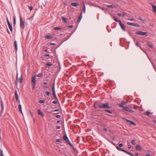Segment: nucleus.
I'll return each instance as SVG.
<instances>
[{
	"label": "nucleus",
	"mask_w": 156,
	"mask_h": 156,
	"mask_svg": "<svg viewBox=\"0 0 156 156\" xmlns=\"http://www.w3.org/2000/svg\"><path fill=\"white\" fill-rule=\"evenodd\" d=\"M59 110L58 109H56L53 111L55 112H58Z\"/></svg>",
	"instance_id": "8fccbe9b"
},
{
	"label": "nucleus",
	"mask_w": 156,
	"mask_h": 156,
	"mask_svg": "<svg viewBox=\"0 0 156 156\" xmlns=\"http://www.w3.org/2000/svg\"><path fill=\"white\" fill-rule=\"evenodd\" d=\"M152 113L150 112H149L148 111H147L146 113V114L147 115H149L150 114H151Z\"/></svg>",
	"instance_id": "473e14b6"
},
{
	"label": "nucleus",
	"mask_w": 156,
	"mask_h": 156,
	"mask_svg": "<svg viewBox=\"0 0 156 156\" xmlns=\"http://www.w3.org/2000/svg\"><path fill=\"white\" fill-rule=\"evenodd\" d=\"M132 144L134 145L136 144V142L135 140H133L131 142Z\"/></svg>",
	"instance_id": "2f4dec72"
},
{
	"label": "nucleus",
	"mask_w": 156,
	"mask_h": 156,
	"mask_svg": "<svg viewBox=\"0 0 156 156\" xmlns=\"http://www.w3.org/2000/svg\"><path fill=\"white\" fill-rule=\"evenodd\" d=\"M53 94L54 97L56 99H57V97H56V95L55 94V91H53Z\"/></svg>",
	"instance_id": "cd10ccee"
},
{
	"label": "nucleus",
	"mask_w": 156,
	"mask_h": 156,
	"mask_svg": "<svg viewBox=\"0 0 156 156\" xmlns=\"http://www.w3.org/2000/svg\"><path fill=\"white\" fill-rule=\"evenodd\" d=\"M103 130L104 131H107V129L105 128H103Z\"/></svg>",
	"instance_id": "864d4df0"
},
{
	"label": "nucleus",
	"mask_w": 156,
	"mask_h": 156,
	"mask_svg": "<svg viewBox=\"0 0 156 156\" xmlns=\"http://www.w3.org/2000/svg\"><path fill=\"white\" fill-rule=\"evenodd\" d=\"M105 111L111 114L112 113V112L111 111H110L109 110H105Z\"/></svg>",
	"instance_id": "4c0bfd02"
},
{
	"label": "nucleus",
	"mask_w": 156,
	"mask_h": 156,
	"mask_svg": "<svg viewBox=\"0 0 156 156\" xmlns=\"http://www.w3.org/2000/svg\"><path fill=\"white\" fill-rule=\"evenodd\" d=\"M146 156H150V154L149 151H147L146 154Z\"/></svg>",
	"instance_id": "ea45409f"
},
{
	"label": "nucleus",
	"mask_w": 156,
	"mask_h": 156,
	"mask_svg": "<svg viewBox=\"0 0 156 156\" xmlns=\"http://www.w3.org/2000/svg\"><path fill=\"white\" fill-rule=\"evenodd\" d=\"M55 30H60L61 29V28L59 27H54L53 28Z\"/></svg>",
	"instance_id": "a878e982"
},
{
	"label": "nucleus",
	"mask_w": 156,
	"mask_h": 156,
	"mask_svg": "<svg viewBox=\"0 0 156 156\" xmlns=\"http://www.w3.org/2000/svg\"><path fill=\"white\" fill-rule=\"evenodd\" d=\"M136 45L137 46V47H139V45H138V43H137V42L136 43Z\"/></svg>",
	"instance_id": "bf43d9fd"
},
{
	"label": "nucleus",
	"mask_w": 156,
	"mask_h": 156,
	"mask_svg": "<svg viewBox=\"0 0 156 156\" xmlns=\"http://www.w3.org/2000/svg\"><path fill=\"white\" fill-rule=\"evenodd\" d=\"M51 45H55V44H54V43H51Z\"/></svg>",
	"instance_id": "69168bd1"
},
{
	"label": "nucleus",
	"mask_w": 156,
	"mask_h": 156,
	"mask_svg": "<svg viewBox=\"0 0 156 156\" xmlns=\"http://www.w3.org/2000/svg\"><path fill=\"white\" fill-rule=\"evenodd\" d=\"M116 148L119 151H123V149L119 148L118 146H117L116 147Z\"/></svg>",
	"instance_id": "c85d7f7f"
},
{
	"label": "nucleus",
	"mask_w": 156,
	"mask_h": 156,
	"mask_svg": "<svg viewBox=\"0 0 156 156\" xmlns=\"http://www.w3.org/2000/svg\"><path fill=\"white\" fill-rule=\"evenodd\" d=\"M45 56H49V55H48V54H45Z\"/></svg>",
	"instance_id": "680f3d73"
},
{
	"label": "nucleus",
	"mask_w": 156,
	"mask_h": 156,
	"mask_svg": "<svg viewBox=\"0 0 156 156\" xmlns=\"http://www.w3.org/2000/svg\"><path fill=\"white\" fill-rule=\"evenodd\" d=\"M127 24L129 25L132 26H136L137 24L135 23L128 22Z\"/></svg>",
	"instance_id": "ddd939ff"
},
{
	"label": "nucleus",
	"mask_w": 156,
	"mask_h": 156,
	"mask_svg": "<svg viewBox=\"0 0 156 156\" xmlns=\"http://www.w3.org/2000/svg\"><path fill=\"white\" fill-rule=\"evenodd\" d=\"M62 20H63L64 22H66V23L67 22V21H66V19L65 18H64V17H62Z\"/></svg>",
	"instance_id": "72a5a7b5"
},
{
	"label": "nucleus",
	"mask_w": 156,
	"mask_h": 156,
	"mask_svg": "<svg viewBox=\"0 0 156 156\" xmlns=\"http://www.w3.org/2000/svg\"><path fill=\"white\" fill-rule=\"evenodd\" d=\"M52 103L53 104H56L57 103V102L56 101H54L52 102Z\"/></svg>",
	"instance_id": "603ef678"
},
{
	"label": "nucleus",
	"mask_w": 156,
	"mask_h": 156,
	"mask_svg": "<svg viewBox=\"0 0 156 156\" xmlns=\"http://www.w3.org/2000/svg\"><path fill=\"white\" fill-rule=\"evenodd\" d=\"M22 76H21L20 77V79L19 80V81L18 80V74H17V76H16L17 80L18 81H19V82L20 83H21L22 82Z\"/></svg>",
	"instance_id": "6ab92c4d"
},
{
	"label": "nucleus",
	"mask_w": 156,
	"mask_h": 156,
	"mask_svg": "<svg viewBox=\"0 0 156 156\" xmlns=\"http://www.w3.org/2000/svg\"><path fill=\"white\" fill-rule=\"evenodd\" d=\"M136 33L137 34L141 35H145L147 34V32H144L140 31H138Z\"/></svg>",
	"instance_id": "39448f33"
},
{
	"label": "nucleus",
	"mask_w": 156,
	"mask_h": 156,
	"mask_svg": "<svg viewBox=\"0 0 156 156\" xmlns=\"http://www.w3.org/2000/svg\"><path fill=\"white\" fill-rule=\"evenodd\" d=\"M119 147H122L123 146V144H122L121 143V144H120L119 145Z\"/></svg>",
	"instance_id": "de8ad7c7"
},
{
	"label": "nucleus",
	"mask_w": 156,
	"mask_h": 156,
	"mask_svg": "<svg viewBox=\"0 0 156 156\" xmlns=\"http://www.w3.org/2000/svg\"><path fill=\"white\" fill-rule=\"evenodd\" d=\"M60 122V120H58V121H57V122H58V123H59Z\"/></svg>",
	"instance_id": "338daca9"
},
{
	"label": "nucleus",
	"mask_w": 156,
	"mask_h": 156,
	"mask_svg": "<svg viewBox=\"0 0 156 156\" xmlns=\"http://www.w3.org/2000/svg\"><path fill=\"white\" fill-rule=\"evenodd\" d=\"M109 8H111L112 9H113V8H115V7L114 5H106Z\"/></svg>",
	"instance_id": "b1692460"
},
{
	"label": "nucleus",
	"mask_w": 156,
	"mask_h": 156,
	"mask_svg": "<svg viewBox=\"0 0 156 156\" xmlns=\"http://www.w3.org/2000/svg\"><path fill=\"white\" fill-rule=\"evenodd\" d=\"M29 9L30 10H31L33 9V7L32 6H30L29 7Z\"/></svg>",
	"instance_id": "09e8293b"
},
{
	"label": "nucleus",
	"mask_w": 156,
	"mask_h": 156,
	"mask_svg": "<svg viewBox=\"0 0 156 156\" xmlns=\"http://www.w3.org/2000/svg\"><path fill=\"white\" fill-rule=\"evenodd\" d=\"M85 11H86V7L85 6L84 4L83 5V12L84 13L85 12Z\"/></svg>",
	"instance_id": "c756f323"
},
{
	"label": "nucleus",
	"mask_w": 156,
	"mask_h": 156,
	"mask_svg": "<svg viewBox=\"0 0 156 156\" xmlns=\"http://www.w3.org/2000/svg\"><path fill=\"white\" fill-rule=\"evenodd\" d=\"M36 82V77L35 76H34L32 77V88L33 89L35 87Z\"/></svg>",
	"instance_id": "7ed1b4c3"
},
{
	"label": "nucleus",
	"mask_w": 156,
	"mask_h": 156,
	"mask_svg": "<svg viewBox=\"0 0 156 156\" xmlns=\"http://www.w3.org/2000/svg\"><path fill=\"white\" fill-rule=\"evenodd\" d=\"M52 35H46L45 37V38L46 39H50L52 38Z\"/></svg>",
	"instance_id": "f3484780"
},
{
	"label": "nucleus",
	"mask_w": 156,
	"mask_h": 156,
	"mask_svg": "<svg viewBox=\"0 0 156 156\" xmlns=\"http://www.w3.org/2000/svg\"><path fill=\"white\" fill-rule=\"evenodd\" d=\"M60 128V127L58 126H56V129H59Z\"/></svg>",
	"instance_id": "052dcab7"
},
{
	"label": "nucleus",
	"mask_w": 156,
	"mask_h": 156,
	"mask_svg": "<svg viewBox=\"0 0 156 156\" xmlns=\"http://www.w3.org/2000/svg\"><path fill=\"white\" fill-rule=\"evenodd\" d=\"M46 65L47 66H50L52 65V64L51 63H48L46 64Z\"/></svg>",
	"instance_id": "58836bf2"
},
{
	"label": "nucleus",
	"mask_w": 156,
	"mask_h": 156,
	"mask_svg": "<svg viewBox=\"0 0 156 156\" xmlns=\"http://www.w3.org/2000/svg\"><path fill=\"white\" fill-rule=\"evenodd\" d=\"M124 119H125L126 122H127V123H130V124L131 125H132L134 126H135L136 125V123H134L133 122V121H130V120H128L127 119H126L125 118H124Z\"/></svg>",
	"instance_id": "6e6552de"
},
{
	"label": "nucleus",
	"mask_w": 156,
	"mask_h": 156,
	"mask_svg": "<svg viewBox=\"0 0 156 156\" xmlns=\"http://www.w3.org/2000/svg\"><path fill=\"white\" fill-rule=\"evenodd\" d=\"M136 150L137 151H140L141 150L142 148L139 145H137L136 147Z\"/></svg>",
	"instance_id": "4468645a"
},
{
	"label": "nucleus",
	"mask_w": 156,
	"mask_h": 156,
	"mask_svg": "<svg viewBox=\"0 0 156 156\" xmlns=\"http://www.w3.org/2000/svg\"><path fill=\"white\" fill-rule=\"evenodd\" d=\"M82 17V13L81 12L80 14V15L79 17L78 18V23H79L80 22Z\"/></svg>",
	"instance_id": "f8f14e48"
},
{
	"label": "nucleus",
	"mask_w": 156,
	"mask_h": 156,
	"mask_svg": "<svg viewBox=\"0 0 156 156\" xmlns=\"http://www.w3.org/2000/svg\"><path fill=\"white\" fill-rule=\"evenodd\" d=\"M61 141V140L60 139H57L56 140V141L57 142H60Z\"/></svg>",
	"instance_id": "79ce46f5"
},
{
	"label": "nucleus",
	"mask_w": 156,
	"mask_h": 156,
	"mask_svg": "<svg viewBox=\"0 0 156 156\" xmlns=\"http://www.w3.org/2000/svg\"><path fill=\"white\" fill-rule=\"evenodd\" d=\"M13 23H14V25H15L16 23V19L15 18V17L14 16V18H13Z\"/></svg>",
	"instance_id": "7c9ffc66"
},
{
	"label": "nucleus",
	"mask_w": 156,
	"mask_h": 156,
	"mask_svg": "<svg viewBox=\"0 0 156 156\" xmlns=\"http://www.w3.org/2000/svg\"><path fill=\"white\" fill-rule=\"evenodd\" d=\"M37 113L39 115L42 117H43L44 116V114L41 111L40 109H39L37 110Z\"/></svg>",
	"instance_id": "9b49d317"
},
{
	"label": "nucleus",
	"mask_w": 156,
	"mask_h": 156,
	"mask_svg": "<svg viewBox=\"0 0 156 156\" xmlns=\"http://www.w3.org/2000/svg\"><path fill=\"white\" fill-rule=\"evenodd\" d=\"M0 156H4L3 153V151L1 149H0Z\"/></svg>",
	"instance_id": "bb28decb"
},
{
	"label": "nucleus",
	"mask_w": 156,
	"mask_h": 156,
	"mask_svg": "<svg viewBox=\"0 0 156 156\" xmlns=\"http://www.w3.org/2000/svg\"><path fill=\"white\" fill-rule=\"evenodd\" d=\"M39 102L41 104H42L44 102V101L42 100H40L39 101Z\"/></svg>",
	"instance_id": "37998d69"
},
{
	"label": "nucleus",
	"mask_w": 156,
	"mask_h": 156,
	"mask_svg": "<svg viewBox=\"0 0 156 156\" xmlns=\"http://www.w3.org/2000/svg\"><path fill=\"white\" fill-rule=\"evenodd\" d=\"M45 94L49 96L50 95V93L49 91H46Z\"/></svg>",
	"instance_id": "a19ab883"
},
{
	"label": "nucleus",
	"mask_w": 156,
	"mask_h": 156,
	"mask_svg": "<svg viewBox=\"0 0 156 156\" xmlns=\"http://www.w3.org/2000/svg\"><path fill=\"white\" fill-rule=\"evenodd\" d=\"M128 148L129 149L131 148V145H130V144L128 145Z\"/></svg>",
	"instance_id": "3c124183"
},
{
	"label": "nucleus",
	"mask_w": 156,
	"mask_h": 156,
	"mask_svg": "<svg viewBox=\"0 0 156 156\" xmlns=\"http://www.w3.org/2000/svg\"><path fill=\"white\" fill-rule=\"evenodd\" d=\"M128 20H129L130 21H133V19H131V18H129L128 19Z\"/></svg>",
	"instance_id": "6e6d98bb"
},
{
	"label": "nucleus",
	"mask_w": 156,
	"mask_h": 156,
	"mask_svg": "<svg viewBox=\"0 0 156 156\" xmlns=\"http://www.w3.org/2000/svg\"><path fill=\"white\" fill-rule=\"evenodd\" d=\"M152 7L153 12L156 14V6L152 5Z\"/></svg>",
	"instance_id": "2eb2a0df"
},
{
	"label": "nucleus",
	"mask_w": 156,
	"mask_h": 156,
	"mask_svg": "<svg viewBox=\"0 0 156 156\" xmlns=\"http://www.w3.org/2000/svg\"><path fill=\"white\" fill-rule=\"evenodd\" d=\"M60 115H57L56 116V117L57 118H59L60 117Z\"/></svg>",
	"instance_id": "5fc2aeb1"
},
{
	"label": "nucleus",
	"mask_w": 156,
	"mask_h": 156,
	"mask_svg": "<svg viewBox=\"0 0 156 156\" xmlns=\"http://www.w3.org/2000/svg\"><path fill=\"white\" fill-rule=\"evenodd\" d=\"M42 75H43L42 73H40L38 74L37 75V76L39 77H40L42 76Z\"/></svg>",
	"instance_id": "f704fd0d"
},
{
	"label": "nucleus",
	"mask_w": 156,
	"mask_h": 156,
	"mask_svg": "<svg viewBox=\"0 0 156 156\" xmlns=\"http://www.w3.org/2000/svg\"><path fill=\"white\" fill-rule=\"evenodd\" d=\"M52 90L53 91H55V83L53 84L52 86Z\"/></svg>",
	"instance_id": "393cba45"
},
{
	"label": "nucleus",
	"mask_w": 156,
	"mask_h": 156,
	"mask_svg": "<svg viewBox=\"0 0 156 156\" xmlns=\"http://www.w3.org/2000/svg\"><path fill=\"white\" fill-rule=\"evenodd\" d=\"M43 84L44 85H46L47 84V83L46 82H44Z\"/></svg>",
	"instance_id": "0e129e2a"
},
{
	"label": "nucleus",
	"mask_w": 156,
	"mask_h": 156,
	"mask_svg": "<svg viewBox=\"0 0 156 156\" xmlns=\"http://www.w3.org/2000/svg\"><path fill=\"white\" fill-rule=\"evenodd\" d=\"M126 13L125 12H123L122 13H118L117 15L119 17H121L122 18L126 16Z\"/></svg>",
	"instance_id": "9d476101"
},
{
	"label": "nucleus",
	"mask_w": 156,
	"mask_h": 156,
	"mask_svg": "<svg viewBox=\"0 0 156 156\" xmlns=\"http://www.w3.org/2000/svg\"><path fill=\"white\" fill-rule=\"evenodd\" d=\"M138 19L139 20H140L141 21H142L143 20L141 17H139L138 18Z\"/></svg>",
	"instance_id": "13d9d810"
},
{
	"label": "nucleus",
	"mask_w": 156,
	"mask_h": 156,
	"mask_svg": "<svg viewBox=\"0 0 156 156\" xmlns=\"http://www.w3.org/2000/svg\"><path fill=\"white\" fill-rule=\"evenodd\" d=\"M63 138L68 143L71 145H72V144L70 143L69 140V139L68 138L66 135V134L63 136Z\"/></svg>",
	"instance_id": "20e7f679"
},
{
	"label": "nucleus",
	"mask_w": 156,
	"mask_h": 156,
	"mask_svg": "<svg viewBox=\"0 0 156 156\" xmlns=\"http://www.w3.org/2000/svg\"><path fill=\"white\" fill-rule=\"evenodd\" d=\"M98 106L100 108H109L110 107L109 106L108 103H106L105 104H100L98 105Z\"/></svg>",
	"instance_id": "f257e3e1"
},
{
	"label": "nucleus",
	"mask_w": 156,
	"mask_h": 156,
	"mask_svg": "<svg viewBox=\"0 0 156 156\" xmlns=\"http://www.w3.org/2000/svg\"><path fill=\"white\" fill-rule=\"evenodd\" d=\"M68 27L70 28H73V25H70L69 26H68Z\"/></svg>",
	"instance_id": "4d7b16f0"
},
{
	"label": "nucleus",
	"mask_w": 156,
	"mask_h": 156,
	"mask_svg": "<svg viewBox=\"0 0 156 156\" xmlns=\"http://www.w3.org/2000/svg\"><path fill=\"white\" fill-rule=\"evenodd\" d=\"M71 5L73 6H77L79 5L78 3L76 2H73L71 4Z\"/></svg>",
	"instance_id": "aec40b11"
},
{
	"label": "nucleus",
	"mask_w": 156,
	"mask_h": 156,
	"mask_svg": "<svg viewBox=\"0 0 156 156\" xmlns=\"http://www.w3.org/2000/svg\"><path fill=\"white\" fill-rule=\"evenodd\" d=\"M114 20H115L116 22H118V20L115 17H114Z\"/></svg>",
	"instance_id": "49530a36"
},
{
	"label": "nucleus",
	"mask_w": 156,
	"mask_h": 156,
	"mask_svg": "<svg viewBox=\"0 0 156 156\" xmlns=\"http://www.w3.org/2000/svg\"><path fill=\"white\" fill-rule=\"evenodd\" d=\"M1 107H2V110L0 112V114L3 113V111L4 110V105H3V103L2 102H1Z\"/></svg>",
	"instance_id": "dca6fc26"
},
{
	"label": "nucleus",
	"mask_w": 156,
	"mask_h": 156,
	"mask_svg": "<svg viewBox=\"0 0 156 156\" xmlns=\"http://www.w3.org/2000/svg\"><path fill=\"white\" fill-rule=\"evenodd\" d=\"M19 109L21 113L23 114V112L22 110V107L20 104H19Z\"/></svg>",
	"instance_id": "412c9836"
},
{
	"label": "nucleus",
	"mask_w": 156,
	"mask_h": 156,
	"mask_svg": "<svg viewBox=\"0 0 156 156\" xmlns=\"http://www.w3.org/2000/svg\"><path fill=\"white\" fill-rule=\"evenodd\" d=\"M20 25L21 28L23 29L25 27L24 22L23 21L21 17L20 16Z\"/></svg>",
	"instance_id": "f03ea898"
},
{
	"label": "nucleus",
	"mask_w": 156,
	"mask_h": 156,
	"mask_svg": "<svg viewBox=\"0 0 156 156\" xmlns=\"http://www.w3.org/2000/svg\"><path fill=\"white\" fill-rule=\"evenodd\" d=\"M119 24L121 27V28L124 31H126V30L125 28V27L124 25L122 24V23L121 21L120 20L119 21Z\"/></svg>",
	"instance_id": "0eeeda50"
},
{
	"label": "nucleus",
	"mask_w": 156,
	"mask_h": 156,
	"mask_svg": "<svg viewBox=\"0 0 156 156\" xmlns=\"http://www.w3.org/2000/svg\"><path fill=\"white\" fill-rule=\"evenodd\" d=\"M147 45L148 47H150L151 48H152L153 47V46L152 45L150 44V43H148Z\"/></svg>",
	"instance_id": "e433bc0d"
},
{
	"label": "nucleus",
	"mask_w": 156,
	"mask_h": 156,
	"mask_svg": "<svg viewBox=\"0 0 156 156\" xmlns=\"http://www.w3.org/2000/svg\"><path fill=\"white\" fill-rule=\"evenodd\" d=\"M7 31L8 33L9 34H10V32H9V30H8V29H7Z\"/></svg>",
	"instance_id": "e2e57ef3"
},
{
	"label": "nucleus",
	"mask_w": 156,
	"mask_h": 156,
	"mask_svg": "<svg viewBox=\"0 0 156 156\" xmlns=\"http://www.w3.org/2000/svg\"><path fill=\"white\" fill-rule=\"evenodd\" d=\"M153 121H154V123L156 124V121L154 120Z\"/></svg>",
	"instance_id": "774afa93"
},
{
	"label": "nucleus",
	"mask_w": 156,
	"mask_h": 156,
	"mask_svg": "<svg viewBox=\"0 0 156 156\" xmlns=\"http://www.w3.org/2000/svg\"><path fill=\"white\" fill-rule=\"evenodd\" d=\"M128 112H133L134 111L132 110L129 109Z\"/></svg>",
	"instance_id": "c03bdc74"
},
{
	"label": "nucleus",
	"mask_w": 156,
	"mask_h": 156,
	"mask_svg": "<svg viewBox=\"0 0 156 156\" xmlns=\"http://www.w3.org/2000/svg\"><path fill=\"white\" fill-rule=\"evenodd\" d=\"M126 102H124V101H122L120 105H122V106H123V105H125L126 104Z\"/></svg>",
	"instance_id": "c9c22d12"
},
{
	"label": "nucleus",
	"mask_w": 156,
	"mask_h": 156,
	"mask_svg": "<svg viewBox=\"0 0 156 156\" xmlns=\"http://www.w3.org/2000/svg\"><path fill=\"white\" fill-rule=\"evenodd\" d=\"M122 151H123L124 152H125L126 153H127L128 154H129L131 156H134L131 153H130L129 152H128L127 151L125 150H123Z\"/></svg>",
	"instance_id": "a211bd4d"
},
{
	"label": "nucleus",
	"mask_w": 156,
	"mask_h": 156,
	"mask_svg": "<svg viewBox=\"0 0 156 156\" xmlns=\"http://www.w3.org/2000/svg\"><path fill=\"white\" fill-rule=\"evenodd\" d=\"M7 24H8L9 28V30H10L11 32H12V25L9 22L8 18H7Z\"/></svg>",
	"instance_id": "423d86ee"
},
{
	"label": "nucleus",
	"mask_w": 156,
	"mask_h": 156,
	"mask_svg": "<svg viewBox=\"0 0 156 156\" xmlns=\"http://www.w3.org/2000/svg\"><path fill=\"white\" fill-rule=\"evenodd\" d=\"M14 45H15V48L16 50V51H17V42H16V41H14Z\"/></svg>",
	"instance_id": "5701e85b"
},
{
	"label": "nucleus",
	"mask_w": 156,
	"mask_h": 156,
	"mask_svg": "<svg viewBox=\"0 0 156 156\" xmlns=\"http://www.w3.org/2000/svg\"><path fill=\"white\" fill-rule=\"evenodd\" d=\"M119 106L120 107H122L123 109L126 111H127L128 112L129 110V108L127 107H124L123 106H122V105H119Z\"/></svg>",
	"instance_id": "1a4fd4ad"
},
{
	"label": "nucleus",
	"mask_w": 156,
	"mask_h": 156,
	"mask_svg": "<svg viewBox=\"0 0 156 156\" xmlns=\"http://www.w3.org/2000/svg\"><path fill=\"white\" fill-rule=\"evenodd\" d=\"M15 95L16 100L18 101V98L17 93V92L16 90L15 91Z\"/></svg>",
	"instance_id": "4be33fe9"
},
{
	"label": "nucleus",
	"mask_w": 156,
	"mask_h": 156,
	"mask_svg": "<svg viewBox=\"0 0 156 156\" xmlns=\"http://www.w3.org/2000/svg\"><path fill=\"white\" fill-rule=\"evenodd\" d=\"M142 22L144 23H145L146 22V20H142L141 21Z\"/></svg>",
	"instance_id": "a18cd8bd"
}]
</instances>
